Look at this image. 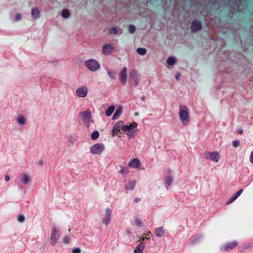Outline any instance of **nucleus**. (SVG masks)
<instances>
[{
  "label": "nucleus",
  "instance_id": "4",
  "mask_svg": "<svg viewBox=\"0 0 253 253\" xmlns=\"http://www.w3.org/2000/svg\"><path fill=\"white\" fill-rule=\"evenodd\" d=\"M104 150V146L102 144H96L90 148V152L93 154H98Z\"/></svg>",
  "mask_w": 253,
  "mask_h": 253
},
{
  "label": "nucleus",
  "instance_id": "46",
  "mask_svg": "<svg viewBox=\"0 0 253 253\" xmlns=\"http://www.w3.org/2000/svg\"><path fill=\"white\" fill-rule=\"evenodd\" d=\"M120 172L122 173H126V171L124 169H122L120 170Z\"/></svg>",
  "mask_w": 253,
  "mask_h": 253
},
{
  "label": "nucleus",
  "instance_id": "23",
  "mask_svg": "<svg viewBox=\"0 0 253 253\" xmlns=\"http://www.w3.org/2000/svg\"><path fill=\"white\" fill-rule=\"evenodd\" d=\"M176 61L175 58L173 57H169L167 60V63L168 65H173Z\"/></svg>",
  "mask_w": 253,
  "mask_h": 253
},
{
  "label": "nucleus",
  "instance_id": "44",
  "mask_svg": "<svg viewBox=\"0 0 253 253\" xmlns=\"http://www.w3.org/2000/svg\"><path fill=\"white\" fill-rule=\"evenodd\" d=\"M140 201V198H135V200H134V201H135V202H136V203H137V202H139Z\"/></svg>",
  "mask_w": 253,
  "mask_h": 253
},
{
  "label": "nucleus",
  "instance_id": "38",
  "mask_svg": "<svg viewBox=\"0 0 253 253\" xmlns=\"http://www.w3.org/2000/svg\"><path fill=\"white\" fill-rule=\"evenodd\" d=\"M129 126H130V128L131 127H132L133 128H135L137 126V124L135 122H133L132 123L130 124V125H129Z\"/></svg>",
  "mask_w": 253,
  "mask_h": 253
},
{
  "label": "nucleus",
  "instance_id": "22",
  "mask_svg": "<svg viewBox=\"0 0 253 253\" xmlns=\"http://www.w3.org/2000/svg\"><path fill=\"white\" fill-rule=\"evenodd\" d=\"M156 235L157 237H162L164 234V231L162 228H159L156 230Z\"/></svg>",
  "mask_w": 253,
  "mask_h": 253
},
{
  "label": "nucleus",
  "instance_id": "5",
  "mask_svg": "<svg viewBox=\"0 0 253 253\" xmlns=\"http://www.w3.org/2000/svg\"><path fill=\"white\" fill-rule=\"evenodd\" d=\"M206 158L210 159L211 160L217 162L219 159V155L217 152H206Z\"/></svg>",
  "mask_w": 253,
  "mask_h": 253
},
{
  "label": "nucleus",
  "instance_id": "24",
  "mask_svg": "<svg viewBox=\"0 0 253 253\" xmlns=\"http://www.w3.org/2000/svg\"><path fill=\"white\" fill-rule=\"evenodd\" d=\"M136 51L139 55H144L146 53L147 50L145 48H138Z\"/></svg>",
  "mask_w": 253,
  "mask_h": 253
},
{
  "label": "nucleus",
  "instance_id": "17",
  "mask_svg": "<svg viewBox=\"0 0 253 253\" xmlns=\"http://www.w3.org/2000/svg\"><path fill=\"white\" fill-rule=\"evenodd\" d=\"M111 211L109 209H107L106 212V218L103 220V223L107 225L110 220Z\"/></svg>",
  "mask_w": 253,
  "mask_h": 253
},
{
  "label": "nucleus",
  "instance_id": "34",
  "mask_svg": "<svg viewBox=\"0 0 253 253\" xmlns=\"http://www.w3.org/2000/svg\"><path fill=\"white\" fill-rule=\"evenodd\" d=\"M130 126H124L123 125V127H122V129L124 131H126L127 132L129 129H130Z\"/></svg>",
  "mask_w": 253,
  "mask_h": 253
},
{
  "label": "nucleus",
  "instance_id": "9",
  "mask_svg": "<svg viewBox=\"0 0 253 253\" xmlns=\"http://www.w3.org/2000/svg\"><path fill=\"white\" fill-rule=\"evenodd\" d=\"M120 77L122 84L125 85L127 81V69L124 67L120 73Z\"/></svg>",
  "mask_w": 253,
  "mask_h": 253
},
{
  "label": "nucleus",
  "instance_id": "45",
  "mask_svg": "<svg viewBox=\"0 0 253 253\" xmlns=\"http://www.w3.org/2000/svg\"><path fill=\"white\" fill-rule=\"evenodd\" d=\"M180 76V74H177L175 77V79L177 81H178L179 80V77Z\"/></svg>",
  "mask_w": 253,
  "mask_h": 253
},
{
  "label": "nucleus",
  "instance_id": "1",
  "mask_svg": "<svg viewBox=\"0 0 253 253\" xmlns=\"http://www.w3.org/2000/svg\"><path fill=\"white\" fill-rule=\"evenodd\" d=\"M179 117L182 124L184 125H187L189 122V115L188 108L181 106L179 108Z\"/></svg>",
  "mask_w": 253,
  "mask_h": 253
},
{
  "label": "nucleus",
  "instance_id": "30",
  "mask_svg": "<svg viewBox=\"0 0 253 253\" xmlns=\"http://www.w3.org/2000/svg\"><path fill=\"white\" fill-rule=\"evenodd\" d=\"M127 135L130 137H132L134 134V131L131 129V128L129 129L126 133Z\"/></svg>",
  "mask_w": 253,
  "mask_h": 253
},
{
  "label": "nucleus",
  "instance_id": "14",
  "mask_svg": "<svg viewBox=\"0 0 253 253\" xmlns=\"http://www.w3.org/2000/svg\"><path fill=\"white\" fill-rule=\"evenodd\" d=\"M130 78L134 81V84H137V74L135 70H133L130 73Z\"/></svg>",
  "mask_w": 253,
  "mask_h": 253
},
{
  "label": "nucleus",
  "instance_id": "18",
  "mask_svg": "<svg viewBox=\"0 0 253 253\" xmlns=\"http://www.w3.org/2000/svg\"><path fill=\"white\" fill-rule=\"evenodd\" d=\"M57 231L54 229L52 231V236L51 237V238H50V240H51V245H55V244H56V238L55 237V235L57 234Z\"/></svg>",
  "mask_w": 253,
  "mask_h": 253
},
{
  "label": "nucleus",
  "instance_id": "35",
  "mask_svg": "<svg viewBox=\"0 0 253 253\" xmlns=\"http://www.w3.org/2000/svg\"><path fill=\"white\" fill-rule=\"evenodd\" d=\"M81 250L79 248H75L72 250V253H80Z\"/></svg>",
  "mask_w": 253,
  "mask_h": 253
},
{
  "label": "nucleus",
  "instance_id": "8",
  "mask_svg": "<svg viewBox=\"0 0 253 253\" xmlns=\"http://www.w3.org/2000/svg\"><path fill=\"white\" fill-rule=\"evenodd\" d=\"M76 92L79 97H84L86 96L87 93V88L86 86H83L77 88Z\"/></svg>",
  "mask_w": 253,
  "mask_h": 253
},
{
  "label": "nucleus",
  "instance_id": "2",
  "mask_svg": "<svg viewBox=\"0 0 253 253\" xmlns=\"http://www.w3.org/2000/svg\"><path fill=\"white\" fill-rule=\"evenodd\" d=\"M86 67L91 71H96L100 68V64L94 59H90L85 61Z\"/></svg>",
  "mask_w": 253,
  "mask_h": 253
},
{
  "label": "nucleus",
  "instance_id": "31",
  "mask_svg": "<svg viewBox=\"0 0 253 253\" xmlns=\"http://www.w3.org/2000/svg\"><path fill=\"white\" fill-rule=\"evenodd\" d=\"M172 182V178L171 177H169L167 178L166 183L169 186Z\"/></svg>",
  "mask_w": 253,
  "mask_h": 253
},
{
  "label": "nucleus",
  "instance_id": "15",
  "mask_svg": "<svg viewBox=\"0 0 253 253\" xmlns=\"http://www.w3.org/2000/svg\"><path fill=\"white\" fill-rule=\"evenodd\" d=\"M123 111V109L122 107H120L118 108L116 111H115V113L114 114L113 116V119L116 120L122 114Z\"/></svg>",
  "mask_w": 253,
  "mask_h": 253
},
{
  "label": "nucleus",
  "instance_id": "7",
  "mask_svg": "<svg viewBox=\"0 0 253 253\" xmlns=\"http://www.w3.org/2000/svg\"><path fill=\"white\" fill-rule=\"evenodd\" d=\"M202 25L201 22L194 20L192 22L191 29L193 33H195L202 29Z\"/></svg>",
  "mask_w": 253,
  "mask_h": 253
},
{
  "label": "nucleus",
  "instance_id": "10",
  "mask_svg": "<svg viewBox=\"0 0 253 253\" xmlns=\"http://www.w3.org/2000/svg\"><path fill=\"white\" fill-rule=\"evenodd\" d=\"M108 32L110 35H116L118 34H122L123 33V30L122 29L120 28L117 27H113L110 28L108 29Z\"/></svg>",
  "mask_w": 253,
  "mask_h": 253
},
{
  "label": "nucleus",
  "instance_id": "42",
  "mask_svg": "<svg viewBox=\"0 0 253 253\" xmlns=\"http://www.w3.org/2000/svg\"><path fill=\"white\" fill-rule=\"evenodd\" d=\"M5 180L6 181H8L9 180V177L8 175H5Z\"/></svg>",
  "mask_w": 253,
  "mask_h": 253
},
{
  "label": "nucleus",
  "instance_id": "37",
  "mask_svg": "<svg viewBox=\"0 0 253 253\" xmlns=\"http://www.w3.org/2000/svg\"><path fill=\"white\" fill-rule=\"evenodd\" d=\"M239 144V142L238 140H235L233 142V146L235 147H237Z\"/></svg>",
  "mask_w": 253,
  "mask_h": 253
},
{
  "label": "nucleus",
  "instance_id": "47",
  "mask_svg": "<svg viewBox=\"0 0 253 253\" xmlns=\"http://www.w3.org/2000/svg\"><path fill=\"white\" fill-rule=\"evenodd\" d=\"M243 130L242 129H239L238 130V132L239 133H243Z\"/></svg>",
  "mask_w": 253,
  "mask_h": 253
},
{
  "label": "nucleus",
  "instance_id": "12",
  "mask_svg": "<svg viewBox=\"0 0 253 253\" xmlns=\"http://www.w3.org/2000/svg\"><path fill=\"white\" fill-rule=\"evenodd\" d=\"M124 123L122 121L118 122L114 126L113 130V135H115V131H119L121 129H122L123 127Z\"/></svg>",
  "mask_w": 253,
  "mask_h": 253
},
{
  "label": "nucleus",
  "instance_id": "39",
  "mask_svg": "<svg viewBox=\"0 0 253 253\" xmlns=\"http://www.w3.org/2000/svg\"><path fill=\"white\" fill-rule=\"evenodd\" d=\"M21 18V15L19 13L17 14L15 16V19L16 21H18Z\"/></svg>",
  "mask_w": 253,
  "mask_h": 253
},
{
  "label": "nucleus",
  "instance_id": "43",
  "mask_svg": "<svg viewBox=\"0 0 253 253\" xmlns=\"http://www.w3.org/2000/svg\"><path fill=\"white\" fill-rule=\"evenodd\" d=\"M64 241L66 243H68L69 241V237H66L64 238Z\"/></svg>",
  "mask_w": 253,
  "mask_h": 253
},
{
  "label": "nucleus",
  "instance_id": "27",
  "mask_svg": "<svg viewBox=\"0 0 253 253\" xmlns=\"http://www.w3.org/2000/svg\"><path fill=\"white\" fill-rule=\"evenodd\" d=\"M237 243L236 242H233L232 243H230V244H229L228 245H227L225 248L226 249H231L234 247H235L236 245H237Z\"/></svg>",
  "mask_w": 253,
  "mask_h": 253
},
{
  "label": "nucleus",
  "instance_id": "13",
  "mask_svg": "<svg viewBox=\"0 0 253 253\" xmlns=\"http://www.w3.org/2000/svg\"><path fill=\"white\" fill-rule=\"evenodd\" d=\"M31 14L35 19H37L40 17V11L37 7H34L32 9Z\"/></svg>",
  "mask_w": 253,
  "mask_h": 253
},
{
  "label": "nucleus",
  "instance_id": "36",
  "mask_svg": "<svg viewBox=\"0 0 253 253\" xmlns=\"http://www.w3.org/2000/svg\"><path fill=\"white\" fill-rule=\"evenodd\" d=\"M108 74L112 79H114L115 77V75L114 73H112L111 72H108Z\"/></svg>",
  "mask_w": 253,
  "mask_h": 253
},
{
  "label": "nucleus",
  "instance_id": "29",
  "mask_svg": "<svg viewBox=\"0 0 253 253\" xmlns=\"http://www.w3.org/2000/svg\"><path fill=\"white\" fill-rule=\"evenodd\" d=\"M17 122L19 124L22 125L25 124V120L23 117H21L17 119Z\"/></svg>",
  "mask_w": 253,
  "mask_h": 253
},
{
  "label": "nucleus",
  "instance_id": "3",
  "mask_svg": "<svg viewBox=\"0 0 253 253\" xmlns=\"http://www.w3.org/2000/svg\"><path fill=\"white\" fill-rule=\"evenodd\" d=\"M80 117L87 127H89V123L91 122V114L89 110L80 113Z\"/></svg>",
  "mask_w": 253,
  "mask_h": 253
},
{
  "label": "nucleus",
  "instance_id": "32",
  "mask_svg": "<svg viewBox=\"0 0 253 253\" xmlns=\"http://www.w3.org/2000/svg\"><path fill=\"white\" fill-rule=\"evenodd\" d=\"M18 220L20 222H23L24 221V220H25L24 216L23 215H22V214L18 215Z\"/></svg>",
  "mask_w": 253,
  "mask_h": 253
},
{
  "label": "nucleus",
  "instance_id": "40",
  "mask_svg": "<svg viewBox=\"0 0 253 253\" xmlns=\"http://www.w3.org/2000/svg\"><path fill=\"white\" fill-rule=\"evenodd\" d=\"M136 222L137 225L138 226H141L142 225V222L140 220L137 219H136Z\"/></svg>",
  "mask_w": 253,
  "mask_h": 253
},
{
  "label": "nucleus",
  "instance_id": "16",
  "mask_svg": "<svg viewBox=\"0 0 253 253\" xmlns=\"http://www.w3.org/2000/svg\"><path fill=\"white\" fill-rule=\"evenodd\" d=\"M243 189L239 190L235 194L234 196H233L230 200L227 203V204H229L235 201L242 193Z\"/></svg>",
  "mask_w": 253,
  "mask_h": 253
},
{
  "label": "nucleus",
  "instance_id": "41",
  "mask_svg": "<svg viewBox=\"0 0 253 253\" xmlns=\"http://www.w3.org/2000/svg\"><path fill=\"white\" fill-rule=\"evenodd\" d=\"M250 160L251 162L253 164V152L251 154Z\"/></svg>",
  "mask_w": 253,
  "mask_h": 253
},
{
  "label": "nucleus",
  "instance_id": "25",
  "mask_svg": "<svg viewBox=\"0 0 253 253\" xmlns=\"http://www.w3.org/2000/svg\"><path fill=\"white\" fill-rule=\"evenodd\" d=\"M99 133L98 131L96 130L93 131L91 135V139L93 140L96 139L99 137Z\"/></svg>",
  "mask_w": 253,
  "mask_h": 253
},
{
  "label": "nucleus",
  "instance_id": "11",
  "mask_svg": "<svg viewBox=\"0 0 253 253\" xmlns=\"http://www.w3.org/2000/svg\"><path fill=\"white\" fill-rule=\"evenodd\" d=\"M128 166L132 168H139L140 162L138 159H133L129 162Z\"/></svg>",
  "mask_w": 253,
  "mask_h": 253
},
{
  "label": "nucleus",
  "instance_id": "20",
  "mask_svg": "<svg viewBox=\"0 0 253 253\" xmlns=\"http://www.w3.org/2000/svg\"><path fill=\"white\" fill-rule=\"evenodd\" d=\"M115 110L114 105L110 106L106 111V115L108 117L110 116Z\"/></svg>",
  "mask_w": 253,
  "mask_h": 253
},
{
  "label": "nucleus",
  "instance_id": "6",
  "mask_svg": "<svg viewBox=\"0 0 253 253\" xmlns=\"http://www.w3.org/2000/svg\"><path fill=\"white\" fill-rule=\"evenodd\" d=\"M114 50V48L111 44H105L102 48V51L104 55L111 54Z\"/></svg>",
  "mask_w": 253,
  "mask_h": 253
},
{
  "label": "nucleus",
  "instance_id": "21",
  "mask_svg": "<svg viewBox=\"0 0 253 253\" xmlns=\"http://www.w3.org/2000/svg\"><path fill=\"white\" fill-rule=\"evenodd\" d=\"M61 16L64 18H68L70 16L69 11L67 9H64L62 10Z\"/></svg>",
  "mask_w": 253,
  "mask_h": 253
},
{
  "label": "nucleus",
  "instance_id": "28",
  "mask_svg": "<svg viewBox=\"0 0 253 253\" xmlns=\"http://www.w3.org/2000/svg\"><path fill=\"white\" fill-rule=\"evenodd\" d=\"M22 180L25 184H28L29 181L28 175L27 174H24Z\"/></svg>",
  "mask_w": 253,
  "mask_h": 253
},
{
  "label": "nucleus",
  "instance_id": "19",
  "mask_svg": "<svg viewBox=\"0 0 253 253\" xmlns=\"http://www.w3.org/2000/svg\"><path fill=\"white\" fill-rule=\"evenodd\" d=\"M144 248V245L143 243L139 244L134 250V253H142Z\"/></svg>",
  "mask_w": 253,
  "mask_h": 253
},
{
  "label": "nucleus",
  "instance_id": "26",
  "mask_svg": "<svg viewBox=\"0 0 253 253\" xmlns=\"http://www.w3.org/2000/svg\"><path fill=\"white\" fill-rule=\"evenodd\" d=\"M136 30L135 27L134 25H130L128 26V31L130 33L133 34Z\"/></svg>",
  "mask_w": 253,
  "mask_h": 253
},
{
  "label": "nucleus",
  "instance_id": "33",
  "mask_svg": "<svg viewBox=\"0 0 253 253\" xmlns=\"http://www.w3.org/2000/svg\"><path fill=\"white\" fill-rule=\"evenodd\" d=\"M135 186V182H132L130 183L129 186L127 188L128 189H133Z\"/></svg>",
  "mask_w": 253,
  "mask_h": 253
}]
</instances>
